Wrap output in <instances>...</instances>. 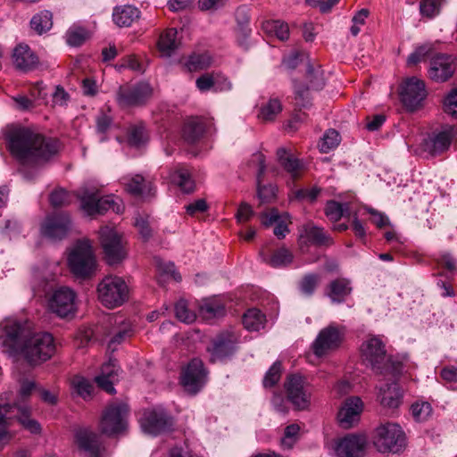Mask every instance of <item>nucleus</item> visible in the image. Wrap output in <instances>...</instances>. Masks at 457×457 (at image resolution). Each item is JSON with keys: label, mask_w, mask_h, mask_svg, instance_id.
<instances>
[{"label": "nucleus", "mask_w": 457, "mask_h": 457, "mask_svg": "<svg viewBox=\"0 0 457 457\" xmlns=\"http://www.w3.org/2000/svg\"><path fill=\"white\" fill-rule=\"evenodd\" d=\"M89 37V33L83 28H71L66 34L67 43L72 46L82 45Z\"/></svg>", "instance_id": "de8ad7c7"}, {"label": "nucleus", "mask_w": 457, "mask_h": 457, "mask_svg": "<svg viewBox=\"0 0 457 457\" xmlns=\"http://www.w3.org/2000/svg\"><path fill=\"white\" fill-rule=\"evenodd\" d=\"M249 165L257 168V179L258 182H260V178L265 171L264 155L260 152L254 153L249 160Z\"/></svg>", "instance_id": "0e129e2a"}, {"label": "nucleus", "mask_w": 457, "mask_h": 457, "mask_svg": "<svg viewBox=\"0 0 457 457\" xmlns=\"http://www.w3.org/2000/svg\"><path fill=\"white\" fill-rule=\"evenodd\" d=\"M265 320V316L257 309H250L243 316V324L250 331H258L263 328Z\"/></svg>", "instance_id": "58836bf2"}, {"label": "nucleus", "mask_w": 457, "mask_h": 457, "mask_svg": "<svg viewBox=\"0 0 457 457\" xmlns=\"http://www.w3.org/2000/svg\"><path fill=\"white\" fill-rule=\"evenodd\" d=\"M147 140L145 127L143 125H134L129 131V142L130 145L139 146Z\"/></svg>", "instance_id": "5fc2aeb1"}, {"label": "nucleus", "mask_w": 457, "mask_h": 457, "mask_svg": "<svg viewBox=\"0 0 457 457\" xmlns=\"http://www.w3.org/2000/svg\"><path fill=\"white\" fill-rule=\"evenodd\" d=\"M157 268L159 271L162 272V274L172 278L176 281H180L181 277L176 271L175 266L172 262H164L162 261H157Z\"/></svg>", "instance_id": "69168bd1"}, {"label": "nucleus", "mask_w": 457, "mask_h": 457, "mask_svg": "<svg viewBox=\"0 0 457 457\" xmlns=\"http://www.w3.org/2000/svg\"><path fill=\"white\" fill-rule=\"evenodd\" d=\"M341 141L339 133L333 129H328L319 143L320 151L328 153L336 149Z\"/></svg>", "instance_id": "ea45409f"}, {"label": "nucleus", "mask_w": 457, "mask_h": 457, "mask_svg": "<svg viewBox=\"0 0 457 457\" xmlns=\"http://www.w3.org/2000/svg\"><path fill=\"white\" fill-rule=\"evenodd\" d=\"M68 193L63 189L54 190L50 195V203L54 207H61L69 204Z\"/></svg>", "instance_id": "774afa93"}, {"label": "nucleus", "mask_w": 457, "mask_h": 457, "mask_svg": "<svg viewBox=\"0 0 457 457\" xmlns=\"http://www.w3.org/2000/svg\"><path fill=\"white\" fill-rule=\"evenodd\" d=\"M99 240L108 264L119 263L126 258V243L114 228L103 226L99 230Z\"/></svg>", "instance_id": "0eeeda50"}, {"label": "nucleus", "mask_w": 457, "mask_h": 457, "mask_svg": "<svg viewBox=\"0 0 457 457\" xmlns=\"http://www.w3.org/2000/svg\"><path fill=\"white\" fill-rule=\"evenodd\" d=\"M203 126L197 122H187L183 129L184 138L190 143L196 141L203 134Z\"/></svg>", "instance_id": "864d4df0"}, {"label": "nucleus", "mask_w": 457, "mask_h": 457, "mask_svg": "<svg viewBox=\"0 0 457 457\" xmlns=\"http://www.w3.org/2000/svg\"><path fill=\"white\" fill-rule=\"evenodd\" d=\"M120 369L117 367L114 360H110L103 365L101 373L96 378V382L99 387L109 394H114L113 384L118 381Z\"/></svg>", "instance_id": "a878e982"}, {"label": "nucleus", "mask_w": 457, "mask_h": 457, "mask_svg": "<svg viewBox=\"0 0 457 457\" xmlns=\"http://www.w3.org/2000/svg\"><path fill=\"white\" fill-rule=\"evenodd\" d=\"M0 345L9 355L21 354L31 364L50 359L55 345L48 332H33L28 321L5 318L0 321Z\"/></svg>", "instance_id": "f257e3e1"}, {"label": "nucleus", "mask_w": 457, "mask_h": 457, "mask_svg": "<svg viewBox=\"0 0 457 457\" xmlns=\"http://www.w3.org/2000/svg\"><path fill=\"white\" fill-rule=\"evenodd\" d=\"M12 60L15 67L23 71L33 70L38 63L36 54L25 45H20L15 47Z\"/></svg>", "instance_id": "bb28decb"}, {"label": "nucleus", "mask_w": 457, "mask_h": 457, "mask_svg": "<svg viewBox=\"0 0 457 457\" xmlns=\"http://www.w3.org/2000/svg\"><path fill=\"white\" fill-rule=\"evenodd\" d=\"M99 302L109 309L122 305L129 298V287L120 277L108 275L103 278L96 287Z\"/></svg>", "instance_id": "39448f33"}, {"label": "nucleus", "mask_w": 457, "mask_h": 457, "mask_svg": "<svg viewBox=\"0 0 457 457\" xmlns=\"http://www.w3.org/2000/svg\"><path fill=\"white\" fill-rule=\"evenodd\" d=\"M140 423L145 433L154 436L167 430L171 426L170 417L161 407L146 411Z\"/></svg>", "instance_id": "aec40b11"}, {"label": "nucleus", "mask_w": 457, "mask_h": 457, "mask_svg": "<svg viewBox=\"0 0 457 457\" xmlns=\"http://www.w3.org/2000/svg\"><path fill=\"white\" fill-rule=\"evenodd\" d=\"M456 65L450 55L437 54L430 61L429 78L436 82H444L454 73Z\"/></svg>", "instance_id": "5701e85b"}, {"label": "nucleus", "mask_w": 457, "mask_h": 457, "mask_svg": "<svg viewBox=\"0 0 457 457\" xmlns=\"http://www.w3.org/2000/svg\"><path fill=\"white\" fill-rule=\"evenodd\" d=\"M373 445L380 453H396L405 447L406 436L398 424L387 422L376 428Z\"/></svg>", "instance_id": "423d86ee"}, {"label": "nucleus", "mask_w": 457, "mask_h": 457, "mask_svg": "<svg viewBox=\"0 0 457 457\" xmlns=\"http://www.w3.org/2000/svg\"><path fill=\"white\" fill-rule=\"evenodd\" d=\"M170 179L185 193H191L195 189V182L187 169L180 168L173 170L170 175Z\"/></svg>", "instance_id": "c9c22d12"}, {"label": "nucleus", "mask_w": 457, "mask_h": 457, "mask_svg": "<svg viewBox=\"0 0 457 457\" xmlns=\"http://www.w3.org/2000/svg\"><path fill=\"white\" fill-rule=\"evenodd\" d=\"M367 444L365 436L350 434L333 442L331 449L337 457H364Z\"/></svg>", "instance_id": "9b49d317"}, {"label": "nucleus", "mask_w": 457, "mask_h": 457, "mask_svg": "<svg viewBox=\"0 0 457 457\" xmlns=\"http://www.w3.org/2000/svg\"><path fill=\"white\" fill-rule=\"evenodd\" d=\"M281 375V363L276 361L266 372L263 379V386L265 387H271L280 379Z\"/></svg>", "instance_id": "4d7b16f0"}, {"label": "nucleus", "mask_w": 457, "mask_h": 457, "mask_svg": "<svg viewBox=\"0 0 457 457\" xmlns=\"http://www.w3.org/2000/svg\"><path fill=\"white\" fill-rule=\"evenodd\" d=\"M21 404L10 405L0 400V427H5L11 424V421L18 415V408Z\"/></svg>", "instance_id": "c03bdc74"}, {"label": "nucleus", "mask_w": 457, "mask_h": 457, "mask_svg": "<svg viewBox=\"0 0 457 457\" xmlns=\"http://www.w3.org/2000/svg\"><path fill=\"white\" fill-rule=\"evenodd\" d=\"M345 208L339 203L328 202L325 208L326 215L332 220H338L341 217L345 216Z\"/></svg>", "instance_id": "052dcab7"}, {"label": "nucleus", "mask_w": 457, "mask_h": 457, "mask_svg": "<svg viewBox=\"0 0 457 457\" xmlns=\"http://www.w3.org/2000/svg\"><path fill=\"white\" fill-rule=\"evenodd\" d=\"M260 255L264 262L273 268L287 266L294 260L293 253L285 246L277 249L270 257L266 255L263 249L260 252Z\"/></svg>", "instance_id": "2f4dec72"}, {"label": "nucleus", "mask_w": 457, "mask_h": 457, "mask_svg": "<svg viewBox=\"0 0 457 457\" xmlns=\"http://www.w3.org/2000/svg\"><path fill=\"white\" fill-rule=\"evenodd\" d=\"M71 385L74 391L82 398L87 399L90 397L93 386L85 378L76 375L71 378Z\"/></svg>", "instance_id": "a18cd8bd"}, {"label": "nucleus", "mask_w": 457, "mask_h": 457, "mask_svg": "<svg viewBox=\"0 0 457 457\" xmlns=\"http://www.w3.org/2000/svg\"><path fill=\"white\" fill-rule=\"evenodd\" d=\"M206 373L203 361L199 359H193L184 370L181 381L184 387L192 393H196L204 385Z\"/></svg>", "instance_id": "4be33fe9"}, {"label": "nucleus", "mask_w": 457, "mask_h": 457, "mask_svg": "<svg viewBox=\"0 0 457 457\" xmlns=\"http://www.w3.org/2000/svg\"><path fill=\"white\" fill-rule=\"evenodd\" d=\"M29 409L26 405L21 404L18 408V415L16 418L26 429L33 434H38L41 430L40 425L37 420L29 419Z\"/></svg>", "instance_id": "79ce46f5"}, {"label": "nucleus", "mask_w": 457, "mask_h": 457, "mask_svg": "<svg viewBox=\"0 0 457 457\" xmlns=\"http://www.w3.org/2000/svg\"><path fill=\"white\" fill-rule=\"evenodd\" d=\"M140 16V11L132 5L116 7L112 13L114 23L119 27H129Z\"/></svg>", "instance_id": "7c9ffc66"}, {"label": "nucleus", "mask_w": 457, "mask_h": 457, "mask_svg": "<svg viewBox=\"0 0 457 457\" xmlns=\"http://www.w3.org/2000/svg\"><path fill=\"white\" fill-rule=\"evenodd\" d=\"M444 0H423L420 9L422 15L432 18L439 13Z\"/></svg>", "instance_id": "6e6d98bb"}, {"label": "nucleus", "mask_w": 457, "mask_h": 457, "mask_svg": "<svg viewBox=\"0 0 457 457\" xmlns=\"http://www.w3.org/2000/svg\"><path fill=\"white\" fill-rule=\"evenodd\" d=\"M299 247L302 252H307L314 244V226L308 224L303 226L299 233L298 237Z\"/></svg>", "instance_id": "49530a36"}, {"label": "nucleus", "mask_w": 457, "mask_h": 457, "mask_svg": "<svg viewBox=\"0 0 457 457\" xmlns=\"http://www.w3.org/2000/svg\"><path fill=\"white\" fill-rule=\"evenodd\" d=\"M305 61L307 62V68L308 64H312L310 55L303 52L294 51L290 53L288 55L283 57L282 66L287 71H294L298 67V65L301 62H303Z\"/></svg>", "instance_id": "a19ab883"}, {"label": "nucleus", "mask_w": 457, "mask_h": 457, "mask_svg": "<svg viewBox=\"0 0 457 457\" xmlns=\"http://www.w3.org/2000/svg\"><path fill=\"white\" fill-rule=\"evenodd\" d=\"M345 337V328L335 323L322 328L316 337V357H321L337 350Z\"/></svg>", "instance_id": "9d476101"}, {"label": "nucleus", "mask_w": 457, "mask_h": 457, "mask_svg": "<svg viewBox=\"0 0 457 457\" xmlns=\"http://www.w3.org/2000/svg\"><path fill=\"white\" fill-rule=\"evenodd\" d=\"M6 138L12 155L24 165L44 163L58 151L55 141L46 139L28 127H9Z\"/></svg>", "instance_id": "f03ea898"}, {"label": "nucleus", "mask_w": 457, "mask_h": 457, "mask_svg": "<svg viewBox=\"0 0 457 457\" xmlns=\"http://www.w3.org/2000/svg\"><path fill=\"white\" fill-rule=\"evenodd\" d=\"M77 197L80 202V209L87 216L103 214L112 210L115 213L123 211L121 200L112 195L101 196L100 189L93 184H86L77 191Z\"/></svg>", "instance_id": "7ed1b4c3"}, {"label": "nucleus", "mask_w": 457, "mask_h": 457, "mask_svg": "<svg viewBox=\"0 0 457 457\" xmlns=\"http://www.w3.org/2000/svg\"><path fill=\"white\" fill-rule=\"evenodd\" d=\"M74 444L81 457H106V449L99 435L88 428H79L74 433Z\"/></svg>", "instance_id": "1a4fd4ad"}, {"label": "nucleus", "mask_w": 457, "mask_h": 457, "mask_svg": "<svg viewBox=\"0 0 457 457\" xmlns=\"http://www.w3.org/2000/svg\"><path fill=\"white\" fill-rule=\"evenodd\" d=\"M30 25L32 29L39 35L49 30L53 26L52 12L45 10L34 15L30 21Z\"/></svg>", "instance_id": "e433bc0d"}, {"label": "nucleus", "mask_w": 457, "mask_h": 457, "mask_svg": "<svg viewBox=\"0 0 457 457\" xmlns=\"http://www.w3.org/2000/svg\"><path fill=\"white\" fill-rule=\"evenodd\" d=\"M314 73L312 64H308L304 73L293 79L295 104L300 108H310L312 105V87Z\"/></svg>", "instance_id": "ddd939ff"}, {"label": "nucleus", "mask_w": 457, "mask_h": 457, "mask_svg": "<svg viewBox=\"0 0 457 457\" xmlns=\"http://www.w3.org/2000/svg\"><path fill=\"white\" fill-rule=\"evenodd\" d=\"M369 11L367 9H361L353 17V25L351 26L350 31L353 36H357L361 31V27L364 25L366 19L368 18Z\"/></svg>", "instance_id": "680f3d73"}, {"label": "nucleus", "mask_w": 457, "mask_h": 457, "mask_svg": "<svg viewBox=\"0 0 457 457\" xmlns=\"http://www.w3.org/2000/svg\"><path fill=\"white\" fill-rule=\"evenodd\" d=\"M135 227L137 228L143 240H148L152 236V229L146 218L137 216L135 220Z\"/></svg>", "instance_id": "e2e57ef3"}, {"label": "nucleus", "mask_w": 457, "mask_h": 457, "mask_svg": "<svg viewBox=\"0 0 457 457\" xmlns=\"http://www.w3.org/2000/svg\"><path fill=\"white\" fill-rule=\"evenodd\" d=\"M352 290L350 280L337 278L328 284L326 295L333 303H340L345 301Z\"/></svg>", "instance_id": "c85d7f7f"}, {"label": "nucleus", "mask_w": 457, "mask_h": 457, "mask_svg": "<svg viewBox=\"0 0 457 457\" xmlns=\"http://www.w3.org/2000/svg\"><path fill=\"white\" fill-rule=\"evenodd\" d=\"M176 317L182 322L192 323L195 320L196 315L190 311L185 300H179L175 305Z\"/></svg>", "instance_id": "3c124183"}, {"label": "nucleus", "mask_w": 457, "mask_h": 457, "mask_svg": "<svg viewBox=\"0 0 457 457\" xmlns=\"http://www.w3.org/2000/svg\"><path fill=\"white\" fill-rule=\"evenodd\" d=\"M180 46V39L178 37L176 29H168L161 34L158 40V49L164 56H170Z\"/></svg>", "instance_id": "c756f323"}, {"label": "nucleus", "mask_w": 457, "mask_h": 457, "mask_svg": "<svg viewBox=\"0 0 457 457\" xmlns=\"http://www.w3.org/2000/svg\"><path fill=\"white\" fill-rule=\"evenodd\" d=\"M237 338L230 333L218 336L208 347L212 362L224 361L236 351Z\"/></svg>", "instance_id": "412c9836"}, {"label": "nucleus", "mask_w": 457, "mask_h": 457, "mask_svg": "<svg viewBox=\"0 0 457 457\" xmlns=\"http://www.w3.org/2000/svg\"><path fill=\"white\" fill-rule=\"evenodd\" d=\"M411 411L413 419L416 421H425L430 417L432 413V407L427 402L415 403L411 407Z\"/></svg>", "instance_id": "09e8293b"}, {"label": "nucleus", "mask_w": 457, "mask_h": 457, "mask_svg": "<svg viewBox=\"0 0 457 457\" xmlns=\"http://www.w3.org/2000/svg\"><path fill=\"white\" fill-rule=\"evenodd\" d=\"M48 306L52 312L61 318L72 315L76 311V293L70 287H62L51 295Z\"/></svg>", "instance_id": "4468645a"}, {"label": "nucleus", "mask_w": 457, "mask_h": 457, "mask_svg": "<svg viewBox=\"0 0 457 457\" xmlns=\"http://www.w3.org/2000/svg\"><path fill=\"white\" fill-rule=\"evenodd\" d=\"M121 183L124 185L125 189L135 196L147 198L153 196L155 192L152 181L139 174L132 177H123Z\"/></svg>", "instance_id": "393cba45"}, {"label": "nucleus", "mask_w": 457, "mask_h": 457, "mask_svg": "<svg viewBox=\"0 0 457 457\" xmlns=\"http://www.w3.org/2000/svg\"><path fill=\"white\" fill-rule=\"evenodd\" d=\"M444 111L446 114L457 119V89L452 90L444 101Z\"/></svg>", "instance_id": "bf43d9fd"}, {"label": "nucleus", "mask_w": 457, "mask_h": 457, "mask_svg": "<svg viewBox=\"0 0 457 457\" xmlns=\"http://www.w3.org/2000/svg\"><path fill=\"white\" fill-rule=\"evenodd\" d=\"M363 410V403L357 396L347 398L338 411L337 419L344 428L353 427L360 418Z\"/></svg>", "instance_id": "b1692460"}, {"label": "nucleus", "mask_w": 457, "mask_h": 457, "mask_svg": "<svg viewBox=\"0 0 457 457\" xmlns=\"http://www.w3.org/2000/svg\"><path fill=\"white\" fill-rule=\"evenodd\" d=\"M285 389L287 399L296 410H305L310 406L311 395L305 390V379L303 376L294 374L287 378Z\"/></svg>", "instance_id": "2eb2a0df"}, {"label": "nucleus", "mask_w": 457, "mask_h": 457, "mask_svg": "<svg viewBox=\"0 0 457 457\" xmlns=\"http://www.w3.org/2000/svg\"><path fill=\"white\" fill-rule=\"evenodd\" d=\"M263 31L270 37H275L278 39L284 41L289 37L288 24L279 21H266L262 23Z\"/></svg>", "instance_id": "f704fd0d"}, {"label": "nucleus", "mask_w": 457, "mask_h": 457, "mask_svg": "<svg viewBox=\"0 0 457 457\" xmlns=\"http://www.w3.org/2000/svg\"><path fill=\"white\" fill-rule=\"evenodd\" d=\"M361 352L363 361L373 370L381 372L386 361V351L382 340L378 337H370L361 345Z\"/></svg>", "instance_id": "a211bd4d"}, {"label": "nucleus", "mask_w": 457, "mask_h": 457, "mask_svg": "<svg viewBox=\"0 0 457 457\" xmlns=\"http://www.w3.org/2000/svg\"><path fill=\"white\" fill-rule=\"evenodd\" d=\"M300 428L296 424H291L285 428L284 436L281 438V446L291 449L298 439Z\"/></svg>", "instance_id": "603ef678"}, {"label": "nucleus", "mask_w": 457, "mask_h": 457, "mask_svg": "<svg viewBox=\"0 0 457 457\" xmlns=\"http://www.w3.org/2000/svg\"><path fill=\"white\" fill-rule=\"evenodd\" d=\"M277 156L279 163L292 177H296L303 170V163L295 158L291 154L287 153L286 149H278L277 151Z\"/></svg>", "instance_id": "72a5a7b5"}, {"label": "nucleus", "mask_w": 457, "mask_h": 457, "mask_svg": "<svg viewBox=\"0 0 457 457\" xmlns=\"http://www.w3.org/2000/svg\"><path fill=\"white\" fill-rule=\"evenodd\" d=\"M291 223L290 216L287 212H283L279 220L275 224L274 235L278 239H283L289 233L288 225Z\"/></svg>", "instance_id": "13d9d810"}, {"label": "nucleus", "mask_w": 457, "mask_h": 457, "mask_svg": "<svg viewBox=\"0 0 457 457\" xmlns=\"http://www.w3.org/2000/svg\"><path fill=\"white\" fill-rule=\"evenodd\" d=\"M67 264L77 279L87 280L97 271V261L88 240H79L70 249Z\"/></svg>", "instance_id": "20e7f679"}, {"label": "nucleus", "mask_w": 457, "mask_h": 457, "mask_svg": "<svg viewBox=\"0 0 457 457\" xmlns=\"http://www.w3.org/2000/svg\"><path fill=\"white\" fill-rule=\"evenodd\" d=\"M129 409L123 403H113L106 407L100 421L103 434L115 436L127 428Z\"/></svg>", "instance_id": "6e6552de"}, {"label": "nucleus", "mask_w": 457, "mask_h": 457, "mask_svg": "<svg viewBox=\"0 0 457 457\" xmlns=\"http://www.w3.org/2000/svg\"><path fill=\"white\" fill-rule=\"evenodd\" d=\"M433 52V45L427 43L418 46L414 52H412L407 60L409 65H415L429 55Z\"/></svg>", "instance_id": "8fccbe9b"}, {"label": "nucleus", "mask_w": 457, "mask_h": 457, "mask_svg": "<svg viewBox=\"0 0 457 457\" xmlns=\"http://www.w3.org/2000/svg\"><path fill=\"white\" fill-rule=\"evenodd\" d=\"M453 143H457V127L444 125L427 139L426 148L433 154H438L448 150Z\"/></svg>", "instance_id": "6ab92c4d"}, {"label": "nucleus", "mask_w": 457, "mask_h": 457, "mask_svg": "<svg viewBox=\"0 0 457 457\" xmlns=\"http://www.w3.org/2000/svg\"><path fill=\"white\" fill-rule=\"evenodd\" d=\"M282 104L278 98H270L261 107L258 117L263 121H273L281 112Z\"/></svg>", "instance_id": "4c0bfd02"}, {"label": "nucleus", "mask_w": 457, "mask_h": 457, "mask_svg": "<svg viewBox=\"0 0 457 457\" xmlns=\"http://www.w3.org/2000/svg\"><path fill=\"white\" fill-rule=\"evenodd\" d=\"M402 392L396 383L380 386L378 399L384 408L396 409L402 403Z\"/></svg>", "instance_id": "cd10ccee"}, {"label": "nucleus", "mask_w": 457, "mask_h": 457, "mask_svg": "<svg viewBox=\"0 0 457 457\" xmlns=\"http://www.w3.org/2000/svg\"><path fill=\"white\" fill-rule=\"evenodd\" d=\"M71 228V220L65 212L48 215L41 225L42 234L52 240H62Z\"/></svg>", "instance_id": "dca6fc26"}, {"label": "nucleus", "mask_w": 457, "mask_h": 457, "mask_svg": "<svg viewBox=\"0 0 457 457\" xmlns=\"http://www.w3.org/2000/svg\"><path fill=\"white\" fill-rule=\"evenodd\" d=\"M225 307L217 299H205L199 306V314L204 320H212L223 316Z\"/></svg>", "instance_id": "473e14b6"}, {"label": "nucleus", "mask_w": 457, "mask_h": 457, "mask_svg": "<svg viewBox=\"0 0 457 457\" xmlns=\"http://www.w3.org/2000/svg\"><path fill=\"white\" fill-rule=\"evenodd\" d=\"M425 96V84L423 80L416 77L406 79L401 86V101L410 111H413L418 108Z\"/></svg>", "instance_id": "f3484780"}, {"label": "nucleus", "mask_w": 457, "mask_h": 457, "mask_svg": "<svg viewBox=\"0 0 457 457\" xmlns=\"http://www.w3.org/2000/svg\"><path fill=\"white\" fill-rule=\"evenodd\" d=\"M282 216V213H279L278 210L271 209L269 212H262L260 215V219L262 221V224L264 227H270L272 225H275L278 220H279L280 217Z\"/></svg>", "instance_id": "338daca9"}, {"label": "nucleus", "mask_w": 457, "mask_h": 457, "mask_svg": "<svg viewBox=\"0 0 457 457\" xmlns=\"http://www.w3.org/2000/svg\"><path fill=\"white\" fill-rule=\"evenodd\" d=\"M212 63V58L207 53L193 54L189 57L187 66L189 71H200L209 68Z\"/></svg>", "instance_id": "37998d69"}, {"label": "nucleus", "mask_w": 457, "mask_h": 457, "mask_svg": "<svg viewBox=\"0 0 457 457\" xmlns=\"http://www.w3.org/2000/svg\"><path fill=\"white\" fill-rule=\"evenodd\" d=\"M151 95L150 85L142 82L132 87H120L116 95V101L120 107L129 108L145 104Z\"/></svg>", "instance_id": "f8f14e48"}]
</instances>
